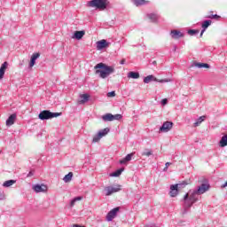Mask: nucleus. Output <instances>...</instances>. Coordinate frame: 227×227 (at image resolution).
Instances as JSON below:
<instances>
[{
  "instance_id": "nucleus-1",
  "label": "nucleus",
  "mask_w": 227,
  "mask_h": 227,
  "mask_svg": "<svg viewBox=\"0 0 227 227\" xmlns=\"http://www.w3.org/2000/svg\"><path fill=\"white\" fill-rule=\"evenodd\" d=\"M208 189H210V184L203 183L200 186H198L197 189L190 190L188 193H186L184 196V199H183L184 200L183 215L187 214V212H189V208H191V207H192L194 203H196L197 201H200V196H201V194H205V192H207Z\"/></svg>"
},
{
  "instance_id": "nucleus-2",
  "label": "nucleus",
  "mask_w": 227,
  "mask_h": 227,
  "mask_svg": "<svg viewBox=\"0 0 227 227\" xmlns=\"http://www.w3.org/2000/svg\"><path fill=\"white\" fill-rule=\"evenodd\" d=\"M96 74H99L101 79H107L111 74H114V67L98 63L94 67Z\"/></svg>"
},
{
  "instance_id": "nucleus-3",
  "label": "nucleus",
  "mask_w": 227,
  "mask_h": 227,
  "mask_svg": "<svg viewBox=\"0 0 227 227\" xmlns=\"http://www.w3.org/2000/svg\"><path fill=\"white\" fill-rule=\"evenodd\" d=\"M88 8H96V10H99L100 12H104V10L107 9L109 6V1L107 0H90L87 2Z\"/></svg>"
},
{
  "instance_id": "nucleus-4",
  "label": "nucleus",
  "mask_w": 227,
  "mask_h": 227,
  "mask_svg": "<svg viewBox=\"0 0 227 227\" xmlns=\"http://www.w3.org/2000/svg\"><path fill=\"white\" fill-rule=\"evenodd\" d=\"M58 116H61V113H54L50 110L41 111L38 114V118L42 121H45V120H52V118H58Z\"/></svg>"
},
{
  "instance_id": "nucleus-5",
  "label": "nucleus",
  "mask_w": 227,
  "mask_h": 227,
  "mask_svg": "<svg viewBox=\"0 0 227 227\" xmlns=\"http://www.w3.org/2000/svg\"><path fill=\"white\" fill-rule=\"evenodd\" d=\"M153 81H154L155 82L163 83V82H170L171 79L167 78V79L159 80L153 74H149L144 78L145 84H149V82H152Z\"/></svg>"
},
{
  "instance_id": "nucleus-6",
  "label": "nucleus",
  "mask_w": 227,
  "mask_h": 227,
  "mask_svg": "<svg viewBox=\"0 0 227 227\" xmlns=\"http://www.w3.org/2000/svg\"><path fill=\"white\" fill-rule=\"evenodd\" d=\"M110 130L111 129L109 128H105L104 129L99 130L98 132V134H96L93 137L92 143H98V141H100V139H102V137H104L105 136H107V134H109Z\"/></svg>"
},
{
  "instance_id": "nucleus-7",
  "label": "nucleus",
  "mask_w": 227,
  "mask_h": 227,
  "mask_svg": "<svg viewBox=\"0 0 227 227\" xmlns=\"http://www.w3.org/2000/svg\"><path fill=\"white\" fill-rule=\"evenodd\" d=\"M106 196H111V194H114V192H120L121 191V185L118 184L117 186H107L105 188Z\"/></svg>"
},
{
  "instance_id": "nucleus-8",
  "label": "nucleus",
  "mask_w": 227,
  "mask_h": 227,
  "mask_svg": "<svg viewBox=\"0 0 227 227\" xmlns=\"http://www.w3.org/2000/svg\"><path fill=\"white\" fill-rule=\"evenodd\" d=\"M118 212H120V207H114L110 210L106 215V221H108V223L113 221V219H114V217H116V215H118Z\"/></svg>"
},
{
  "instance_id": "nucleus-9",
  "label": "nucleus",
  "mask_w": 227,
  "mask_h": 227,
  "mask_svg": "<svg viewBox=\"0 0 227 227\" xmlns=\"http://www.w3.org/2000/svg\"><path fill=\"white\" fill-rule=\"evenodd\" d=\"M173 129V122L167 121L160 128V132H169Z\"/></svg>"
},
{
  "instance_id": "nucleus-10",
  "label": "nucleus",
  "mask_w": 227,
  "mask_h": 227,
  "mask_svg": "<svg viewBox=\"0 0 227 227\" xmlns=\"http://www.w3.org/2000/svg\"><path fill=\"white\" fill-rule=\"evenodd\" d=\"M97 50L102 51L103 49L107 48L111 43L107 42V40L102 39L98 41L97 43Z\"/></svg>"
},
{
  "instance_id": "nucleus-11",
  "label": "nucleus",
  "mask_w": 227,
  "mask_h": 227,
  "mask_svg": "<svg viewBox=\"0 0 227 227\" xmlns=\"http://www.w3.org/2000/svg\"><path fill=\"white\" fill-rule=\"evenodd\" d=\"M179 192H180V190L178 189V184L170 185V192H169L170 198H176Z\"/></svg>"
},
{
  "instance_id": "nucleus-12",
  "label": "nucleus",
  "mask_w": 227,
  "mask_h": 227,
  "mask_svg": "<svg viewBox=\"0 0 227 227\" xmlns=\"http://www.w3.org/2000/svg\"><path fill=\"white\" fill-rule=\"evenodd\" d=\"M33 191H35V192H47L48 187L45 184H35Z\"/></svg>"
},
{
  "instance_id": "nucleus-13",
  "label": "nucleus",
  "mask_w": 227,
  "mask_h": 227,
  "mask_svg": "<svg viewBox=\"0 0 227 227\" xmlns=\"http://www.w3.org/2000/svg\"><path fill=\"white\" fill-rule=\"evenodd\" d=\"M170 36L174 40H178L180 38H184V33L180 32L179 30H171Z\"/></svg>"
},
{
  "instance_id": "nucleus-14",
  "label": "nucleus",
  "mask_w": 227,
  "mask_h": 227,
  "mask_svg": "<svg viewBox=\"0 0 227 227\" xmlns=\"http://www.w3.org/2000/svg\"><path fill=\"white\" fill-rule=\"evenodd\" d=\"M211 25H212V20H206L203 21V23H202V30H201L200 35V38H201V36H203V33H205V31H207L208 27L211 26Z\"/></svg>"
},
{
  "instance_id": "nucleus-15",
  "label": "nucleus",
  "mask_w": 227,
  "mask_h": 227,
  "mask_svg": "<svg viewBox=\"0 0 227 227\" xmlns=\"http://www.w3.org/2000/svg\"><path fill=\"white\" fill-rule=\"evenodd\" d=\"M15 120H17V114H11L8 119L6 120V126L7 127H12L13 123H15Z\"/></svg>"
},
{
  "instance_id": "nucleus-16",
  "label": "nucleus",
  "mask_w": 227,
  "mask_h": 227,
  "mask_svg": "<svg viewBox=\"0 0 227 227\" xmlns=\"http://www.w3.org/2000/svg\"><path fill=\"white\" fill-rule=\"evenodd\" d=\"M39 58H40V53H34L31 56L30 62H29L30 68H33V67H35V65L36 63V59H38Z\"/></svg>"
},
{
  "instance_id": "nucleus-17",
  "label": "nucleus",
  "mask_w": 227,
  "mask_h": 227,
  "mask_svg": "<svg viewBox=\"0 0 227 227\" xmlns=\"http://www.w3.org/2000/svg\"><path fill=\"white\" fill-rule=\"evenodd\" d=\"M135 153H131L126 155L125 158H123L122 160H120L119 163L120 164H127V162H130V160H132V157H134Z\"/></svg>"
},
{
  "instance_id": "nucleus-18",
  "label": "nucleus",
  "mask_w": 227,
  "mask_h": 227,
  "mask_svg": "<svg viewBox=\"0 0 227 227\" xmlns=\"http://www.w3.org/2000/svg\"><path fill=\"white\" fill-rule=\"evenodd\" d=\"M6 68H8V63L5 61L2 64L0 67V81L4 77V73L6 72Z\"/></svg>"
},
{
  "instance_id": "nucleus-19",
  "label": "nucleus",
  "mask_w": 227,
  "mask_h": 227,
  "mask_svg": "<svg viewBox=\"0 0 227 227\" xmlns=\"http://www.w3.org/2000/svg\"><path fill=\"white\" fill-rule=\"evenodd\" d=\"M192 67H197V68H210V66L207 63L193 62Z\"/></svg>"
},
{
  "instance_id": "nucleus-20",
  "label": "nucleus",
  "mask_w": 227,
  "mask_h": 227,
  "mask_svg": "<svg viewBox=\"0 0 227 227\" xmlns=\"http://www.w3.org/2000/svg\"><path fill=\"white\" fill-rule=\"evenodd\" d=\"M84 35H85L84 30L75 31L74 34L73 38H75V40H82V36H84Z\"/></svg>"
},
{
  "instance_id": "nucleus-21",
  "label": "nucleus",
  "mask_w": 227,
  "mask_h": 227,
  "mask_svg": "<svg viewBox=\"0 0 227 227\" xmlns=\"http://www.w3.org/2000/svg\"><path fill=\"white\" fill-rule=\"evenodd\" d=\"M205 120H207V116L202 115L200 118L197 119V121L193 123V127H200V125H201V123H203V121H205Z\"/></svg>"
},
{
  "instance_id": "nucleus-22",
  "label": "nucleus",
  "mask_w": 227,
  "mask_h": 227,
  "mask_svg": "<svg viewBox=\"0 0 227 227\" xmlns=\"http://www.w3.org/2000/svg\"><path fill=\"white\" fill-rule=\"evenodd\" d=\"M125 171V168H121L117 170H115L114 172L111 173L110 174V176H114V177H118L121 175L122 172Z\"/></svg>"
},
{
  "instance_id": "nucleus-23",
  "label": "nucleus",
  "mask_w": 227,
  "mask_h": 227,
  "mask_svg": "<svg viewBox=\"0 0 227 227\" xmlns=\"http://www.w3.org/2000/svg\"><path fill=\"white\" fill-rule=\"evenodd\" d=\"M128 78L129 79H139V73L130 71L129 73H128Z\"/></svg>"
},
{
  "instance_id": "nucleus-24",
  "label": "nucleus",
  "mask_w": 227,
  "mask_h": 227,
  "mask_svg": "<svg viewBox=\"0 0 227 227\" xmlns=\"http://www.w3.org/2000/svg\"><path fill=\"white\" fill-rule=\"evenodd\" d=\"M219 146H221V148H224V146H227V135L222 137L219 142Z\"/></svg>"
},
{
  "instance_id": "nucleus-25",
  "label": "nucleus",
  "mask_w": 227,
  "mask_h": 227,
  "mask_svg": "<svg viewBox=\"0 0 227 227\" xmlns=\"http://www.w3.org/2000/svg\"><path fill=\"white\" fill-rule=\"evenodd\" d=\"M82 100L79 101V104H86L88 100H90V95L89 94H82L80 96Z\"/></svg>"
},
{
  "instance_id": "nucleus-26",
  "label": "nucleus",
  "mask_w": 227,
  "mask_h": 227,
  "mask_svg": "<svg viewBox=\"0 0 227 227\" xmlns=\"http://www.w3.org/2000/svg\"><path fill=\"white\" fill-rule=\"evenodd\" d=\"M141 155L143 157H150L153 155V151L152 149H145Z\"/></svg>"
},
{
  "instance_id": "nucleus-27",
  "label": "nucleus",
  "mask_w": 227,
  "mask_h": 227,
  "mask_svg": "<svg viewBox=\"0 0 227 227\" xmlns=\"http://www.w3.org/2000/svg\"><path fill=\"white\" fill-rule=\"evenodd\" d=\"M147 17L152 22H157V20H159V15L155 13L147 14Z\"/></svg>"
},
{
  "instance_id": "nucleus-28",
  "label": "nucleus",
  "mask_w": 227,
  "mask_h": 227,
  "mask_svg": "<svg viewBox=\"0 0 227 227\" xmlns=\"http://www.w3.org/2000/svg\"><path fill=\"white\" fill-rule=\"evenodd\" d=\"M74 176V173L69 172L67 175H66L63 178L64 182L66 184H68V182H72V178Z\"/></svg>"
},
{
  "instance_id": "nucleus-29",
  "label": "nucleus",
  "mask_w": 227,
  "mask_h": 227,
  "mask_svg": "<svg viewBox=\"0 0 227 227\" xmlns=\"http://www.w3.org/2000/svg\"><path fill=\"white\" fill-rule=\"evenodd\" d=\"M103 121H113V114H106L102 116Z\"/></svg>"
},
{
  "instance_id": "nucleus-30",
  "label": "nucleus",
  "mask_w": 227,
  "mask_h": 227,
  "mask_svg": "<svg viewBox=\"0 0 227 227\" xmlns=\"http://www.w3.org/2000/svg\"><path fill=\"white\" fill-rule=\"evenodd\" d=\"M134 4L137 6H143V4H148V1L146 0H135Z\"/></svg>"
},
{
  "instance_id": "nucleus-31",
  "label": "nucleus",
  "mask_w": 227,
  "mask_h": 227,
  "mask_svg": "<svg viewBox=\"0 0 227 227\" xmlns=\"http://www.w3.org/2000/svg\"><path fill=\"white\" fill-rule=\"evenodd\" d=\"M17 181L11 179V180H7L5 181L3 185L4 187H12V185H13V184H15Z\"/></svg>"
},
{
  "instance_id": "nucleus-32",
  "label": "nucleus",
  "mask_w": 227,
  "mask_h": 227,
  "mask_svg": "<svg viewBox=\"0 0 227 227\" xmlns=\"http://www.w3.org/2000/svg\"><path fill=\"white\" fill-rule=\"evenodd\" d=\"M199 34H200V30L198 29L188 30V35H190V36H195V35H199Z\"/></svg>"
},
{
  "instance_id": "nucleus-33",
  "label": "nucleus",
  "mask_w": 227,
  "mask_h": 227,
  "mask_svg": "<svg viewBox=\"0 0 227 227\" xmlns=\"http://www.w3.org/2000/svg\"><path fill=\"white\" fill-rule=\"evenodd\" d=\"M177 189H184L186 185H189V182L183 181L181 184H176Z\"/></svg>"
},
{
  "instance_id": "nucleus-34",
  "label": "nucleus",
  "mask_w": 227,
  "mask_h": 227,
  "mask_svg": "<svg viewBox=\"0 0 227 227\" xmlns=\"http://www.w3.org/2000/svg\"><path fill=\"white\" fill-rule=\"evenodd\" d=\"M206 19H212L215 20H219L221 19V16H219L217 14H211L209 16H207Z\"/></svg>"
},
{
  "instance_id": "nucleus-35",
  "label": "nucleus",
  "mask_w": 227,
  "mask_h": 227,
  "mask_svg": "<svg viewBox=\"0 0 227 227\" xmlns=\"http://www.w3.org/2000/svg\"><path fill=\"white\" fill-rule=\"evenodd\" d=\"M121 118H123V116L120 114H114L113 115V121H114V120L120 121L121 120Z\"/></svg>"
},
{
  "instance_id": "nucleus-36",
  "label": "nucleus",
  "mask_w": 227,
  "mask_h": 227,
  "mask_svg": "<svg viewBox=\"0 0 227 227\" xmlns=\"http://www.w3.org/2000/svg\"><path fill=\"white\" fill-rule=\"evenodd\" d=\"M107 97H116V92L115 91H110L107 93Z\"/></svg>"
},
{
  "instance_id": "nucleus-37",
  "label": "nucleus",
  "mask_w": 227,
  "mask_h": 227,
  "mask_svg": "<svg viewBox=\"0 0 227 227\" xmlns=\"http://www.w3.org/2000/svg\"><path fill=\"white\" fill-rule=\"evenodd\" d=\"M169 166H171V162H167L165 164V168H163V171H168V168H169Z\"/></svg>"
},
{
  "instance_id": "nucleus-38",
  "label": "nucleus",
  "mask_w": 227,
  "mask_h": 227,
  "mask_svg": "<svg viewBox=\"0 0 227 227\" xmlns=\"http://www.w3.org/2000/svg\"><path fill=\"white\" fill-rule=\"evenodd\" d=\"M166 104H168V98H164L161 100V105L162 106H166Z\"/></svg>"
},
{
  "instance_id": "nucleus-39",
  "label": "nucleus",
  "mask_w": 227,
  "mask_h": 227,
  "mask_svg": "<svg viewBox=\"0 0 227 227\" xmlns=\"http://www.w3.org/2000/svg\"><path fill=\"white\" fill-rule=\"evenodd\" d=\"M75 202L76 200L74 199H73L71 201H70V207H74V205H75Z\"/></svg>"
},
{
  "instance_id": "nucleus-40",
  "label": "nucleus",
  "mask_w": 227,
  "mask_h": 227,
  "mask_svg": "<svg viewBox=\"0 0 227 227\" xmlns=\"http://www.w3.org/2000/svg\"><path fill=\"white\" fill-rule=\"evenodd\" d=\"M75 201H81V200H82V197L78 196L74 198Z\"/></svg>"
},
{
  "instance_id": "nucleus-41",
  "label": "nucleus",
  "mask_w": 227,
  "mask_h": 227,
  "mask_svg": "<svg viewBox=\"0 0 227 227\" xmlns=\"http://www.w3.org/2000/svg\"><path fill=\"white\" fill-rule=\"evenodd\" d=\"M33 175H35V172L30 171V172L27 174V177H31V176H33Z\"/></svg>"
},
{
  "instance_id": "nucleus-42",
  "label": "nucleus",
  "mask_w": 227,
  "mask_h": 227,
  "mask_svg": "<svg viewBox=\"0 0 227 227\" xmlns=\"http://www.w3.org/2000/svg\"><path fill=\"white\" fill-rule=\"evenodd\" d=\"M176 49H177L176 44H174L173 45V52H176Z\"/></svg>"
},
{
  "instance_id": "nucleus-43",
  "label": "nucleus",
  "mask_w": 227,
  "mask_h": 227,
  "mask_svg": "<svg viewBox=\"0 0 227 227\" xmlns=\"http://www.w3.org/2000/svg\"><path fill=\"white\" fill-rule=\"evenodd\" d=\"M145 227H157V225L151 223V224L145 225Z\"/></svg>"
},
{
  "instance_id": "nucleus-44",
  "label": "nucleus",
  "mask_w": 227,
  "mask_h": 227,
  "mask_svg": "<svg viewBox=\"0 0 227 227\" xmlns=\"http://www.w3.org/2000/svg\"><path fill=\"white\" fill-rule=\"evenodd\" d=\"M120 65H125V59H122L120 62Z\"/></svg>"
},
{
  "instance_id": "nucleus-45",
  "label": "nucleus",
  "mask_w": 227,
  "mask_h": 227,
  "mask_svg": "<svg viewBox=\"0 0 227 227\" xmlns=\"http://www.w3.org/2000/svg\"><path fill=\"white\" fill-rule=\"evenodd\" d=\"M153 65H157V61H153Z\"/></svg>"
},
{
  "instance_id": "nucleus-46",
  "label": "nucleus",
  "mask_w": 227,
  "mask_h": 227,
  "mask_svg": "<svg viewBox=\"0 0 227 227\" xmlns=\"http://www.w3.org/2000/svg\"><path fill=\"white\" fill-rule=\"evenodd\" d=\"M0 200H3V198H1V194H0Z\"/></svg>"
}]
</instances>
